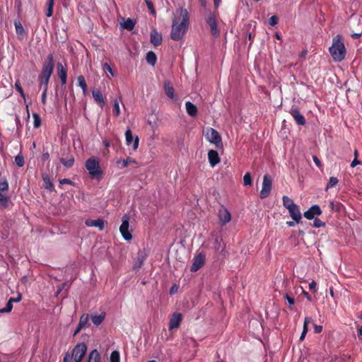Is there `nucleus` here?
Returning <instances> with one entry per match:
<instances>
[{
	"mask_svg": "<svg viewBox=\"0 0 362 362\" xmlns=\"http://www.w3.org/2000/svg\"><path fill=\"white\" fill-rule=\"evenodd\" d=\"M338 182H339V180L337 177H331L329 180V182L326 186L325 189L328 190L329 189L335 187L338 184Z\"/></svg>",
	"mask_w": 362,
	"mask_h": 362,
	"instance_id": "32",
	"label": "nucleus"
},
{
	"mask_svg": "<svg viewBox=\"0 0 362 362\" xmlns=\"http://www.w3.org/2000/svg\"><path fill=\"white\" fill-rule=\"evenodd\" d=\"M185 107L187 114L191 117H196L197 115L198 110L195 105L190 101L185 103Z\"/></svg>",
	"mask_w": 362,
	"mask_h": 362,
	"instance_id": "21",
	"label": "nucleus"
},
{
	"mask_svg": "<svg viewBox=\"0 0 362 362\" xmlns=\"http://www.w3.org/2000/svg\"><path fill=\"white\" fill-rule=\"evenodd\" d=\"M60 183L61 184H71V181L69 179L65 178V179L60 180Z\"/></svg>",
	"mask_w": 362,
	"mask_h": 362,
	"instance_id": "62",
	"label": "nucleus"
},
{
	"mask_svg": "<svg viewBox=\"0 0 362 362\" xmlns=\"http://www.w3.org/2000/svg\"><path fill=\"white\" fill-rule=\"evenodd\" d=\"M290 114L292 115L296 122L299 125H304L305 124V119L304 116L300 114L299 110L296 108L291 109Z\"/></svg>",
	"mask_w": 362,
	"mask_h": 362,
	"instance_id": "16",
	"label": "nucleus"
},
{
	"mask_svg": "<svg viewBox=\"0 0 362 362\" xmlns=\"http://www.w3.org/2000/svg\"><path fill=\"white\" fill-rule=\"evenodd\" d=\"M145 3L146 4V6L150 10L151 14L153 16H156V11L154 9L153 2L150 0H145Z\"/></svg>",
	"mask_w": 362,
	"mask_h": 362,
	"instance_id": "45",
	"label": "nucleus"
},
{
	"mask_svg": "<svg viewBox=\"0 0 362 362\" xmlns=\"http://www.w3.org/2000/svg\"><path fill=\"white\" fill-rule=\"evenodd\" d=\"M315 333L319 334L322 331V327L321 325H313Z\"/></svg>",
	"mask_w": 362,
	"mask_h": 362,
	"instance_id": "55",
	"label": "nucleus"
},
{
	"mask_svg": "<svg viewBox=\"0 0 362 362\" xmlns=\"http://www.w3.org/2000/svg\"><path fill=\"white\" fill-rule=\"evenodd\" d=\"M86 168L92 177H99L102 174L99 163L95 158L88 159L86 162Z\"/></svg>",
	"mask_w": 362,
	"mask_h": 362,
	"instance_id": "4",
	"label": "nucleus"
},
{
	"mask_svg": "<svg viewBox=\"0 0 362 362\" xmlns=\"http://www.w3.org/2000/svg\"><path fill=\"white\" fill-rule=\"evenodd\" d=\"M125 139L127 146H132L134 150H136L138 148L139 141V137L136 136L134 139L132 132L129 129H127L125 132Z\"/></svg>",
	"mask_w": 362,
	"mask_h": 362,
	"instance_id": "10",
	"label": "nucleus"
},
{
	"mask_svg": "<svg viewBox=\"0 0 362 362\" xmlns=\"http://www.w3.org/2000/svg\"><path fill=\"white\" fill-rule=\"evenodd\" d=\"M33 126L35 128H38L40 124H41V118L40 117L36 114V113H34L33 115Z\"/></svg>",
	"mask_w": 362,
	"mask_h": 362,
	"instance_id": "39",
	"label": "nucleus"
},
{
	"mask_svg": "<svg viewBox=\"0 0 362 362\" xmlns=\"http://www.w3.org/2000/svg\"><path fill=\"white\" fill-rule=\"evenodd\" d=\"M54 1V0H47V6L48 8H52L53 9Z\"/></svg>",
	"mask_w": 362,
	"mask_h": 362,
	"instance_id": "60",
	"label": "nucleus"
},
{
	"mask_svg": "<svg viewBox=\"0 0 362 362\" xmlns=\"http://www.w3.org/2000/svg\"><path fill=\"white\" fill-rule=\"evenodd\" d=\"M15 88L17 90V91L21 94V97L23 98V99L25 100V95L23 90V88L18 82L16 83Z\"/></svg>",
	"mask_w": 362,
	"mask_h": 362,
	"instance_id": "48",
	"label": "nucleus"
},
{
	"mask_svg": "<svg viewBox=\"0 0 362 362\" xmlns=\"http://www.w3.org/2000/svg\"><path fill=\"white\" fill-rule=\"evenodd\" d=\"M105 315V313L102 312L100 315H91L90 319L95 325L98 326L104 321Z\"/></svg>",
	"mask_w": 362,
	"mask_h": 362,
	"instance_id": "24",
	"label": "nucleus"
},
{
	"mask_svg": "<svg viewBox=\"0 0 362 362\" xmlns=\"http://www.w3.org/2000/svg\"><path fill=\"white\" fill-rule=\"evenodd\" d=\"M205 136L206 139L210 143L214 144L216 147L219 148L222 146L221 137L216 129L207 128L205 132Z\"/></svg>",
	"mask_w": 362,
	"mask_h": 362,
	"instance_id": "5",
	"label": "nucleus"
},
{
	"mask_svg": "<svg viewBox=\"0 0 362 362\" xmlns=\"http://www.w3.org/2000/svg\"><path fill=\"white\" fill-rule=\"evenodd\" d=\"M360 164H361V162L357 158H354L351 163V167L354 168L356 165H360Z\"/></svg>",
	"mask_w": 362,
	"mask_h": 362,
	"instance_id": "57",
	"label": "nucleus"
},
{
	"mask_svg": "<svg viewBox=\"0 0 362 362\" xmlns=\"http://www.w3.org/2000/svg\"><path fill=\"white\" fill-rule=\"evenodd\" d=\"M182 320V315L181 313H174L170 319L169 329L172 330L178 328L180 327Z\"/></svg>",
	"mask_w": 362,
	"mask_h": 362,
	"instance_id": "13",
	"label": "nucleus"
},
{
	"mask_svg": "<svg viewBox=\"0 0 362 362\" xmlns=\"http://www.w3.org/2000/svg\"><path fill=\"white\" fill-rule=\"evenodd\" d=\"M218 221L221 225L226 226L231 221L230 211L223 206H221L218 212Z\"/></svg>",
	"mask_w": 362,
	"mask_h": 362,
	"instance_id": "9",
	"label": "nucleus"
},
{
	"mask_svg": "<svg viewBox=\"0 0 362 362\" xmlns=\"http://www.w3.org/2000/svg\"><path fill=\"white\" fill-rule=\"evenodd\" d=\"M285 298H286L288 303L290 305H293L295 303V300L293 297H291L288 293L285 294Z\"/></svg>",
	"mask_w": 362,
	"mask_h": 362,
	"instance_id": "51",
	"label": "nucleus"
},
{
	"mask_svg": "<svg viewBox=\"0 0 362 362\" xmlns=\"http://www.w3.org/2000/svg\"><path fill=\"white\" fill-rule=\"evenodd\" d=\"M287 210L288 211L289 215L292 219L298 223L302 218V215L298 206L295 205L294 206L289 208Z\"/></svg>",
	"mask_w": 362,
	"mask_h": 362,
	"instance_id": "15",
	"label": "nucleus"
},
{
	"mask_svg": "<svg viewBox=\"0 0 362 362\" xmlns=\"http://www.w3.org/2000/svg\"><path fill=\"white\" fill-rule=\"evenodd\" d=\"M134 25L135 22L131 18H127L124 21L122 28L128 30H132L134 28Z\"/></svg>",
	"mask_w": 362,
	"mask_h": 362,
	"instance_id": "30",
	"label": "nucleus"
},
{
	"mask_svg": "<svg viewBox=\"0 0 362 362\" xmlns=\"http://www.w3.org/2000/svg\"><path fill=\"white\" fill-rule=\"evenodd\" d=\"M89 321V315L86 313L83 314L79 320L78 325H80V328H84L87 327Z\"/></svg>",
	"mask_w": 362,
	"mask_h": 362,
	"instance_id": "29",
	"label": "nucleus"
},
{
	"mask_svg": "<svg viewBox=\"0 0 362 362\" xmlns=\"http://www.w3.org/2000/svg\"><path fill=\"white\" fill-rule=\"evenodd\" d=\"M206 23L211 28V32L213 36L216 37L218 35L219 31L217 28L216 16L213 13H210L206 18Z\"/></svg>",
	"mask_w": 362,
	"mask_h": 362,
	"instance_id": "11",
	"label": "nucleus"
},
{
	"mask_svg": "<svg viewBox=\"0 0 362 362\" xmlns=\"http://www.w3.org/2000/svg\"><path fill=\"white\" fill-rule=\"evenodd\" d=\"M14 25L16 33L23 35L25 33V30L22 24L20 22H15Z\"/></svg>",
	"mask_w": 362,
	"mask_h": 362,
	"instance_id": "33",
	"label": "nucleus"
},
{
	"mask_svg": "<svg viewBox=\"0 0 362 362\" xmlns=\"http://www.w3.org/2000/svg\"><path fill=\"white\" fill-rule=\"evenodd\" d=\"M309 288L313 292L317 291V284L315 281H313L309 284Z\"/></svg>",
	"mask_w": 362,
	"mask_h": 362,
	"instance_id": "53",
	"label": "nucleus"
},
{
	"mask_svg": "<svg viewBox=\"0 0 362 362\" xmlns=\"http://www.w3.org/2000/svg\"><path fill=\"white\" fill-rule=\"evenodd\" d=\"M43 180L45 184V188L47 189H49V190H52L54 187H53L52 183L50 181L49 178L47 176H46V177L43 176Z\"/></svg>",
	"mask_w": 362,
	"mask_h": 362,
	"instance_id": "43",
	"label": "nucleus"
},
{
	"mask_svg": "<svg viewBox=\"0 0 362 362\" xmlns=\"http://www.w3.org/2000/svg\"><path fill=\"white\" fill-rule=\"evenodd\" d=\"M103 143V145H104L107 148H108L110 147V141H107V140H104Z\"/></svg>",
	"mask_w": 362,
	"mask_h": 362,
	"instance_id": "63",
	"label": "nucleus"
},
{
	"mask_svg": "<svg viewBox=\"0 0 362 362\" xmlns=\"http://www.w3.org/2000/svg\"><path fill=\"white\" fill-rule=\"evenodd\" d=\"M15 163L18 167H22L24 165V158L21 155H18L15 157Z\"/></svg>",
	"mask_w": 362,
	"mask_h": 362,
	"instance_id": "42",
	"label": "nucleus"
},
{
	"mask_svg": "<svg viewBox=\"0 0 362 362\" xmlns=\"http://www.w3.org/2000/svg\"><path fill=\"white\" fill-rule=\"evenodd\" d=\"M296 223H296L295 221H288V222L286 223V224H287L288 226H290V227H293V226H294Z\"/></svg>",
	"mask_w": 362,
	"mask_h": 362,
	"instance_id": "64",
	"label": "nucleus"
},
{
	"mask_svg": "<svg viewBox=\"0 0 362 362\" xmlns=\"http://www.w3.org/2000/svg\"><path fill=\"white\" fill-rule=\"evenodd\" d=\"M243 183L245 186H249L252 185V177L250 173H246L243 177Z\"/></svg>",
	"mask_w": 362,
	"mask_h": 362,
	"instance_id": "40",
	"label": "nucleus"
},
{
	"mask_svg": "<svg viewBox=\"0 0 362 362\" xmlns=\"http://www.w3.org/2000/svg\"><path fill=\"white\" fill-rule=\"evenodd\" d=\"M312 319L309 317H306L304 320L303 323V332L308 333V325L312 323Z\"/></svg>",
	"mask_w": 362,
	"mask_h": 362,
	"instance_id": "41",
	"label": "nucleus"
},
{
	"mask_svg": "<svg viewBox=\"0 0 362 362\" xmlns=\"http://www.w3.org/2000/svg\"><path fill=\"white\" fill-rule=\"evenodd\" d=\"M77 81H78V86H80L83 90V93L84 95H86L88 89H87V84H86L84 76H78Z\"/></svg>",
	"mask_w": 362,
	"mask_h": 362,
	"instance_id": "27",
	"label": "nucleus"
},
{
	"mask_svg": "<svg viewBox=\"0 0 362 362\" xmlns=\"http://www.w3.org/2000/svg\"><path fill=\"white\" fill-rule=\"evenodd\" d=\"M113 114L115 117H118L120 114L119 103L117 100H114Z\"/></svg>",
	"mask_w": 362,
	"mask_h": 362,
	"instance_id": "38",
	"label": "nucleus"
},
{
	"mask_svg": "<svg viewBox=\"0 0 362 362\" xmlns=\"http://www.w3.org/2000/svg\"><path fill=\"white\" fill-rule=\"evenodd\" d=\"M87 351V346L85 343L78 344L75 346L72 351V356L75 362L81 361Z\"/></svg>",
	"mask_w": 362,
	"mask_h": 362,
	"instance_id": "8",
	"label": "nucleus"
},
{
	"mask_svg": "<svg viewBox=\"0 0 362 362\" xmlns=\"http://www.w3.org/2000/svg\"><path fill=\"white\" fill-rule=\"evenodd\" d=\"M21 295L18 294L16 298H11L8 301L13 304V302H20L21 300Z\"/></svg>",
	"mask_w": 362,
	"mask_h": 362,
	"instance_id": "54",
	"label": "nucleus"
},
{
	"mask_svg": "<svg viewBox=\"0 0 362 362\" xmlns=\"http://www.w3.org/2000/svg\"><path fill=\"white\" fill-rule=\"evenodd\" d=\"M47 92H45L43 90L42 94L41 100H42V103L44 105L46 103V101H47Z\"/></svg>",
	"mask_w": 362,
	"mask_h": 362,
	"instance_id": "59",
	"label": "nucleus"
},
{
	"mask_svg": "<svg viewBox=\"0 0 362 362\" xmlns=\"http://www.w3.org/2000/svg\"><path fill=\"white\" fill-rule=\"evenodd\" d=\"M8 189V182L6 180L3 179L0 181V192H6Z\"/></svg>",
	"mask_w": 362,
	"mask_h": 362,
	"instance_id": "37",
	"label": "nucleus"
},
{
	"mask_svg": "<svg viewBox=\"0 0 362 362\" xmlns=\"http://www.w3.org/2000/svg\"><path fill=\"white\" fill-rule=\"evenodd\" d=\"M329 49L334 61L341 62L345 58L346 48L340 35H338L333 38L332 45Z\"/></svg>",
	"mask_w": 362,
	"mask_h": 362,
	"instance_id": "2",
	"label": "nucleus"
},
{
	"mask_svg": "<svg viewBox=\"0 0 362 362\" xmlns=\"http://www.w3.org/2000/svg\"><path fill=\"white\" fill-rule=\"evenodd\" d=\"M322 214V210L317 204L312 206L308 211L304 213V216L308 219L312 220L315 216H319Z\"/></svg>",
	"mask_w": 362,
	"mask_h": 362,
	"instance_id": "14",
	"label": "nucleus"
},
{
	"mask_svg": "<svg viewBox=\"0 0 362 362\" xmlns=\"http://www.w3.org/2000/svg\"><path fill=\"white\" fill-rule=\"evenodd\" d=\"M325 226V223L319 218H315L313 221V226L315 228H320Z\"/></svg>",
	"mask_w": 362,
	"mask_h": 362,
	"instance_id": "49",
	"label": "nucleus"
},
{
	"mask_svg": "<svg viewBox=\"0 0 362 362\" xmlns=\"http://www.w3.org/2000/svg\"><path fill=\"white\" fill-rule=\"evenodd\" d=\"M118 163H122L123 167H127L130 163H135V160L131 158H127L122 161H118Z\"/></svg>",
	"mask_w": 362,
	"mask_h": 362,
	"instance_id": "46",
	"label": "nucleus"
},
{
	"mask_svg": "<svg viewBox=\"0 0 362 362\" xmlns=\"http://www.w3.org/2000/svg\"><path fill=\"white\" fill-rule=\"evenodd\" d=\"M92 94L95 101L103 107L104 105L105 100L101 91L99 90H93Z\"/></svg>",
	"mask_w": 362,
	"mask_h": 362,
	"instance_id": "23",
	"label": "nucleus"
},
{
	"mask_svg": "<svg viewBox=\"0 0 362 362\" xmlns=\"http://www.w3.org/2000/svg\"><path fill=\"white\" fill-rule=\"evenodd\" d=\"M73 358L72 354L67 352L64 356L63 362H71Z\"/></svg>",
	"mask_w": 362,
	"mask_h": 362,
	"instance_id": "52",
	"label": "nucleus"
},
{
	"mask_svg": "<svg viewBox=\"0 0 362 362\" xmlns=\"http://www.w3.org/2000/svg\"><path fill=\"white\" fill-rule=\"evenodd\" d=\"M189 23V16L187 9H177L172 21L171 39L175 41L181 40L188 29Z\"/></svg>",
	"mask_w": 362,
	"mask_h": 362,
	"instance_id": "1",
	"label": "nucleus"
},
{
	"mask_svg": "<svg viewBox=\"0 0 362 362\" xmlns=\"http://www.w3.org/2000/svg\"><path fill=\"white\" fill-rule=\"evenodd\" d=\"M146 59L149 64L154 66L157 61V57L153 52L149 51L146 54Z\"/></svg>",
	"mask_w": 362,
	"mask_h": 362,
	"instance_id": "26",
	"label": "nucleus"
},
{
	"mask_svg": "<svg viewBox=\"0 0 362 362\" xmlns=\"http://www.w3.org/2000/svg\"><path fill=\"white\" fill-rule=\"evenodd\" d=\"M38 80L40 82V86L43 89L45 92H47L48 89V83L49 79H47L46 78L38 77Z\"/></svg>",
	"mask_w": 362,
	"mask_h": 362,
	"instance_id": "31",
	"label": "nucleus"
},
{
	"mask_svg": "<svg viewBox=\"0 0 362 362\" xmlns=\"http://www.w3.org/2000/svg\"><path fill=\"white\" fill-rule=\"evenodd\" d=\"M164 91L166 95L170 98L174 99L175 98V91L174 88L171 84V83L168 81L164 82Z\"/></svg>",
	"mask_w": 362,
	"mask_h": 362,
	"instance_id": "22",
	"label": "nucleus"
},
{
	"mask_svg": "<svg viewBox=\"0 0 362 362\" xmlns=\"http://www.w3.org/2000/svg\"><path fill=\"white\" fill-rule=\"evenodd\" d=\"M208 159L211 167H214L220 162V157L218 153L215 150L209 151Z\"/></svg>",
	"mask_w": 362,
	"mask_h": 362,
	"instance_id": "18",
	"label": "nucleus"
},
{
	"mask_svg": "<svg viewBox=\"0 0 362 362\" xmlns=\"http://www.w3.org/2000/svg\"><path fill=\"white\" fill-rule=\"evenodd\" d=\"M12 308H13V304L11 303H10L9 301H8L6 307L4 308H1L0 310V313H9L11 311Z\"/></svg>",
	"mask_w": 362,
	"mask_h": 362,
	"instance_id": "44",
	"label": "nucleus"
},
{
	"mask_svg": "<svg viewBox=\"0 0 362 362\" xmlns=\"http://www.w3.org/2000/svg\"><path fill=\"white\" fill-rule=\"evenodd\" d=\"M221 239L219 237H216L215 238V243L217 245L215 246V249L216 250H218L220 249V243H221Z\"/></svg>",
	"mask_w": 362,
	"mask_h": 362,
	"instance_id": "56",
	"label": "nucleus"
},
{
	"mask_svg": "<svg viewBox=\"0 0 362 362\" xmlns=\"http://www.w3.org/2000/svg\"><path fill=\"white\" fill-rule=\"evenodd\" d=\"M61 162L65 167L71 168L74 164V158L72 156L66 160L64 158H62Z\"/></svg>",
	"mask_w": 362,
	"mask_h": 362,
	"instance_id": "34",
	"label": "nucleus"
},
{
	"mask_svg": "<svg viewBox=\"0 0 362 362\" xmlns=\"http://www.w3.org/2000/svg\"><path fill=\"white\" fill-rule=\"evenodd\" d=\"M52 13H53V9L47 8V11H46V16L47 17H51L52 16Z\"/></svg>",
	"mask_w": 362,
	"mask_h": 362,
	"instance_id": "61",
	"label": "nucleus"
},
{
	"mask_svg": "<svg viewBox=\"0 0 362 362\" xmlns=\"http://www.w3.org/2000/svg\"><path fill=\"white\" fill-rule=\"evenodd\" d=\"M129 216L124 215L122 216V223L119 227V231L125 240L129 241L132 238V235L129 230Z\"/></svg>",
	"mask_w": 362,
	"mask_h": 362,
	"instance_id": "7",
	"label": "nucleus"
},
{
	"mask_svg": "<svg viewBox=\"0 0 362 362\" xmlns=\"http://www.w3.org/2000/svg\"><path fill=\"white\" fill-rule=\"evenodd\" d=\"M278 21H279V18L276 16H272L269 19V23L270 25H275L278 23Z\"/></svg>",
	"mask_w": 362,
	"mask_h": 362,
	"instance_id": "50",
	"label": "nucleus"
},
{
	"mask_svg": "<svg viewBox=\"0 0 362 362\" xmlns=\"http://www.w3.org/2000/svg\"><path fill=\"white\" fill-rule=\"evenodd\" d=\"M282 201H283V205L286 209L291 208V207L294 206L295 205H296L293 202V201L290 197H288L287 196H284L282 198Z\"/></svg>",
	"mask_w": 362,
	"mask_h": 362,
	"instance_id": "28",
	"label": "nucleus"
},
{
	"mask_svg": "<svg viewBox=\"0 0 362 362\" xmlns=\"http://www.w3.org/2000/svg\"><path fill=\"white\" fill-rule=\"evenodd\" d=\"M57 74L62 84L65 85L66 83V69L61 63H58L57 64Z\"/></svg>",
	"mask_w": 362,
	"mask_h": 362,
	"instance_id": "19",
	"label": "nucleus"
},
{
	"mask_svg": "<svg viewBox=\"0 0 362 362\" xmlns=\"http://www.w3.org/2000/svg\"><path fill=\"white\" fill-rule=\"evenodd\" d=\"M8 203V197L5 192H0V204L4 206H7Z\"/></svg>",
	"mask_w": 362,
	"mask_h": 362,
	"instance_id": "35",
	"label": "nucleus"
},
{
	"mask_svg": "<svg viewBox=\"0 0 362 362\" xmlns=\"http://www.w3.org/2000/svg\"><path fill=\"white\" fill-rule=\"evenodd\" d=\"M54 67V57L52 54L47 56V60L43 63L41 74L39 77L49 79Z\"/></svg>",
	"mask_w": 362,
	"mask_h": 362,
	"instance_id": "3",
	"label": "nucleus"
},
{
	"mask_svg": "<svg viewBox=\"0 0 362 362\" xmlns=\"http://www.w3.org/2000/svg\"><path fill=\"white\" fill-rule=\"evenodd\" d=\"M205 262V255L203 253H199L194 258L193 264L191 267V272H197L199 270Z\"/></svg>",
	"mask_w": 362,
	"mask_h": 362,
	"instance_id": "12",
	"label": "nucleus"
},
{
	"mask_svg": "<svg viewBox=\"0 0 362 362\" xmlns=\"http://www.w3.org/2000/svg\"><path fill=\"white\" fill-rule=\"evenodd\" d=\"M88 362H100V355L98 350H93L88 357Z\"/></svg>",
	"mask_w": 362,
	"mask_h": 362,
	"instance_id": "25",
	"label": "nucleus"
},
{
	"mask_svg": "<svg viewBox=\"0 0 362 362\" xmlns=\"http://www.w3.org/2000/svg\"><path fill=\"white\" fill-rule=\"evenodd\" d=\"M313 161L314 163L316 164V165L319 168H320L322 166V164H321V162L320 161V160L318 159V158L317 156H313Z\"/></svg>",
	"mask_w": 362,
	"mask_h": 362,
	"instance_id": "58",
	"label": "nucleus"
},
{
	"mask_svg": "<svg viewBox=\"0 0 362 362\" xmlns=\"http://www.w3.org/2000/svg\"><path fill=\"white\" fill-rule=\"evenodd\" d=\"M85 223L88 227H96L100 230H103L104 229V226H105L104 221L100 218H98L96 220L87 219L85 221Z\"/></svg>",
	"mask_w": 362,
	"mask_h": 362,
	"instance_id": "17",
	"label": "nucleus"
},
{
	"mask_svg": "<svg viewBox=\"0 0 362 362\" xmlns=\"http://www.w3.org/2000/svg\"><path fill=\"white\" fill-rule=\"evenodd\" d=\"M110 362H120V355L118 351H113L112 352Z\"/></svg>",
	"mask_w": 362,
	"mask_h": 362,
	"instance_id": "36",
	"label": "nucleus"
},
{
	"mask_svg": "<svg viewBox=\"0 0 362 362\" xmlns=\"http://www.w3.org/2000/svg\"><path fill=\"white\" fill-rule=\"evenodd\" d=\"M150 37H151V42L154 46H158V45H160L162 42V35L160 33H158V31H156V30H153L151 33Z\"/></svg>",
	"mask_w": 362,
	"mask_h": 362,
	"instance_id": "20",
	"label": "nucleus"
},
{
	"mask_svg": "<svg viewBox=\"0 0 362 362\" xmlns=\"http://www.w3.org/2000/svg\"><path fill=\"white\" fill-rule=\"evenodd\" d=\"M272 187V180L268 174H266L263 177L262 189L259 192V197L261 199H265L270 194Z\"/></svg>",
	"mask_w": 362,
	"mask_h": 362,
	"instance_id": "6",
	"label": "nucleus"
},
{
	"mask_svg": "<svg viewBox=\"0 0 362 362\" xmlns=\"http://www.w3.org/2000/svg\"><path fill=\"white\" fill-rule=\"evenodd\" d=\"M102 66L103 70L108 71L112 76H114V72L111 66L107 63H103Z\"/></svg>",
	"mask_w": 362,
	"mask_h": 362,
	"instance_id": "47",
	"label": "nucleus"
}]
</instances>
